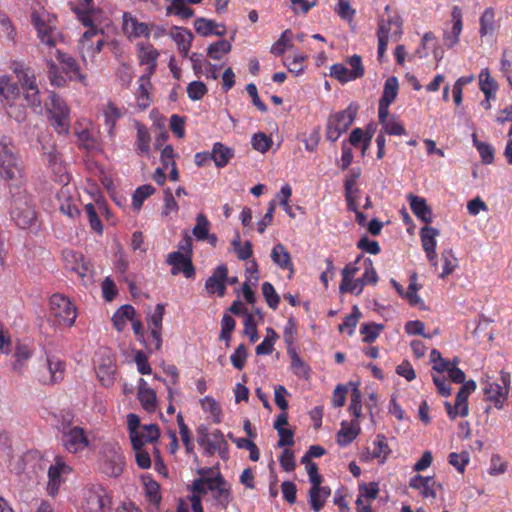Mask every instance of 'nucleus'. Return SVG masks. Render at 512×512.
Segmentation results:
<instances>
[{
  "instance_id": "nucleus-10",
  "label": "nucleus",
  "mask_w": 512,
  "mask_h": 512,
  "mask_svg": "<svg viewBox=\"0 0 512 512\" xmlns=\"http://www.w3.org/2000/svg\"><path fill=\"white\" fill-rule=\"evenodd\" d=\"M47 110L49 113L52 126L59 134H66L70 128V111L66 102L56 94L52 93L49 96V103H47Z\"/></svg>"
},
{
  "instance_id": "nucleus-20",
  "label": "nucleus",
  "mask_w": 512,
  "mask_h": 512,
  "mask_svg": "<svg viewBox=\"0 0 512 512\" xmlns=\"http://www.w3.org/2000/svg\"><path fill=\"white\" fill-rule=\"evenodd\" d=\"M100 113L104 118V124L108 134L113 136L117 121L124 117L127 113V109L112 100H107L102 104Z\"/></svg>"
},
{
  "instance_id": "nucleus-31",
  "label": "nucleus",
  "mask_w": 512,
  "mask_h": 512,
  "mask_svg": "<svg viewBox=\"0 0 512 512\" xmlns=\"http://www.w3.org/2000/svg\"><path fill=\"white\" fill-rule=\"evenodd\" d=\"M137 397L144 410L147 412H154L156 410V392L148 386V383L143 378H140L138 381Z\"/></svg>"
},
{
  "instance_id": "nucleus-45",
  "label": "nucleus",
  "mask_w": 512,
  "mask_h": 512,
  "mask_svg": "<svg viewBox=\"0 0 512 512\" xmlns=\"http://www.w3.org/2000/svg\"><path fill=\"white\" fill-rule=\"evenodd\" d=\"M135 309L131 305L121 306L113 315L112 322L118 331H123L129 321L133 320Z\"/></svg>"
},
{
  "instance_id": "nucleus-38",
  "label": "nucleus",
  "mask_w": 512,
  "mask_h": 512,
  "mask_svg": "<svg viewBox=\"0 0 512 512\" xmlns=\"http://www.w3.org/2000/svg\"><path fill=\"white\" fill-rule=\"evenodd\" d=\"M210 156L218 168H223L234 157V150L220 142H216L213 145Z\"/></svg>"
},
{
  "instance_id": "nucleus-46",
  "label": "nucleus",
  "mask_w": 512,
  "mask_h": 512,
  "mask_svg": "<svg viewBox=\"0 0 512 512\" xmlns=\"http://www.w3.org/2000/svg\"><path fill=\"white\" fill-rule=\"evenodd\" d=\"M195 30L198 34L203 36L208 35H217L223 36L225 34V27L221 26V32H216L215 28L218 27V24L213 20H208L205 18H198L194 23Z\"/></svg>"
},
{
  "instance_id": "nucleus-58",
  "label": "nucleus",
  "mask_w": 512,
  "mask_h": 512,
  "mask_svg": "<svg viewBox=\"0 0 512 512\" xmlns=\"http://www.w3.org/2000/svg\"><path fill=\"white\" fill-rule=\"evenodd\" d=\"M32 356V350L26 345H19L15 351V362L13 369L19 373L22 372L25 362Z\"/></svg>"
},
{
  "instance_id": "nucleus-59",
  "label": "nucleus",
  "mask_w": 512,
  "mask_h": 512,
  "mask_svg": "<svg viewBox=\"0 0 512 512\" xmlns=\"http://www.w3.org/2000/svg\"><path fill=\"white\" fill-rule=\"evenodd\" d=\"M383 330V325L381 324H375V323H369V324H363L360 328V333L363 336V342L365 343H372L374 342L378 336L380 335L381 331Z\"/></svg>"
},
{
  "instance_id": "nucleus-32",
  "label": "nucleus",
  "mask_w": 512,
  "mask_h": 512,
  "mask_svg": "<svg viewBox=\"0 0 512 512\" xmlns=\"http://www.w3.org/2000/svg\"><path fill=\"white\" fill-rule=\"evenodd\" d=\"M360 425L358 421H342L341 428L337 433V443L340 446H348L360 433Z\"/></svg>"
},
{
  "instance_id": "nucleus-63",
  "label": "nucleus",
  "mask_w": 512,
  "mask_h": 512,
  "mask_svg": "<svg viewBox=\"0 0 512 512\" xmlns=\"http://www.w3.org/2000/svg\"><path fill=\"white\" fill-rule=\"evenodd\" d=\"M360 316L361 313L359 309L356 306H354L352 313L346 316L343 323L339 325V330L341 332H347L349 335H352Z\"/></svg>"
},
{
  "instance_id": "nucleus-12",
  "label": "nucleus",
  "mask_w": 512,
  "mask_h": 512,
  "mask_svg": "<svg viewBox=\"0 0 512 512\" xmlns=\"http://www.w3.org/2000/svg\"><path fill=\"white\" fill-rule=\"evenodd\" d=\"M347 63L350 68H347L342 63L333 64L330 67V76L341 83H347L361 78L364 75L365 70L360 56L353 55L349 57Z\"/></svg>"
},
{
  "instance_id": "nucleus-64",
  "label": "nucleus",
  "mask_w": 512,
  "mask_h": 512,
  "mask_svg": "<svg viewBox=\"0 0 512 512\" xmlns=\"http://www.w3.org/2000/svg\"><path fill=\"white\" fill-rule=\"evenodd\" d=\"M384 28L387 40H397L402 31L401 24L396 20H382L379 24V29Z\"/></svg>"
},
{
  "instance_id": "nucleus-42",
  "label": "nucleus",
  "mask_w": 512,
  "mask_h": 512,
  "mask_svg": "<svg viewBox=\"0 0 512 512\" xmlns=\"http://www.w3.org/2000/svg\"><path fill=\"white\" fill-rule=\"evenodd\" d=\"M11 69L15 73L18 83L21 85L22 89H26L37 84L36 76L30 68L19 63H13Z\"/></svg>"
},
{
  "instance_id": "nucleus-40",
  "label": "nucleus",
  "mask_w": 512,
  "mask_h": 512,
  "mask_svg": "<svg viewBox=\"0 0 512 512\" xmlns=\"http://www.w3.org/2000/svg\"><path fill=\"white\" fill-rule=\"evenodd\" d=\"M479 34L481 37L492 35L499 27L495 20V11L489 7L484 10L479 19Z\"/></svg>"
},
{
  "instance_id": "nucleus-18",
  "label": "nucleus",
  "mask_w": 512,
  "mask_h": 512,
  "mask_svg": "<svg viewBox=\"0 0 512 512\" xmlns=\"http://www.w3.org/2000/svg\"><path fill=\"white\" fill-rule=\"evenodd\" d=\"M502 382L503 385L496 382L487 381L484 384V394L490 402L494 403V406L497 409H502L505 401L507 400L509 389V375L506 373H502Z\"/></svg>"
},
{
  "instance_id": "nucleus-35",
  "label": "nucleus",
  "mask_w": 512,
  "mask_h": 512,
  "mask_svg": "<svg viewBox=\"0 0 512 512\" xmlns=\"http://www.w3.org/2000/svg\"><path fill=\"white\" fill-rule=\"evenodd\" d=\"M453 26L449 32L444 34V42L447 47H453L459 42V37L462 32V19L459 8L454 7L451 13Z\"/></svg>"
},
{
  "instance_id": "nucleus-4",
  "label": "nucleus",
  "mask_w": 512,
  "mask_h": 512,
  "mask_svg": "<svg viewBox=\"0 0 512 512\" xmlns=\"http://www.w3.org/2000/svg\"><path fill=\"white\" fill-rule=\"evenodd\" d=\"M23 176L22 161L15 147L6 140L0 141V177L5 181L19 182Z\"/></svg>"
},
{
  "instance_id": "nucleus-22",
  "label": "nucleus",
  "mask_w": 512,
  "mask_h": 512,
  "mask_svg": "<svg viewBox=\"0 0 512 512\" xmlns=\"http://www.w3.org/2000/svg\"><path fill=\"white\" fill-rule=\"evenodd\" d=\"M361 272V276L349 288L351 294L360 295L366 285H375L378 282V275L370 258H364Z\"/></svg>"
},
{
  "instance_id": "nucleus-14",
  "label": "nucleus",
  "mask_w": 512,
  "mask_h": 512,
  "mask_svg": "<svg viewBox=\"0 0 512 512\" xmlns=\"http://www.w3.org/2000/svg\"><path fill=\"white\" fill-rule=\"evenodd\" d=\"M63 260L66 268L74 272L85 285L92 282L91 265L81 253L65 250L63 251Z\"/></svg>"
},
{
  "instance_id": "nucleus-29",
  "label": "nucleus",
  "mask_w": 512,
  "mask_h": 512,
  "mask_svg": "<svg viewBox=\"0 0 512 512\" xmlns=\"http://www.w3.org/2000/svg\"><path fill=\"white\" fill-rule=\"evenodd\" d=\"M364 258L359 256L353 262L348 263L342 270V281L339 286L341 293H350V287L356 280V275L361 272Z\"/></svg>"
},
{
  "instance_id": "nucleus-57",
  "label": "nucleus",
  "mask_w": 512,
  "mask_h": 512,
  "mask_svg": "<svg viewBox=\"0 0 512 512\" xmlns=\"http://www.w3.org/2000/svg\"><path fill=\"white\" fill-rule=\"evenodd\" d=\"M210 230V222L204 214H198L196 217V224L193 228V235L198 240H206Z\"/></svg>"
},
{
  "instance_id": "nucleus-56",
  "label": "nucleus",
  "mask_w": 512,
  "mask_h": 512,
  "mask_svg": "<svg viewBox=\"0 0 512 512\" xmlns=\"http://www.w3.org/2000/svg\"><path fill=\"white\" fill-rule=\"evenodd\" d=\"M288 354L291 358V369L293 372L299 377L308 378L310 369L307 364L301 360L295 350L289 349Z\"/></svg>"
},
{
  "instance_id": "nucleus-51",
  "label": "nucleus",
  "mask_w": 512,
  "mask_h": 512,
  "mask_svg": "<svg viewBox=\"0 0 512 512\" xmlns=\"http://www.w3.org/2000/svg\"><path fill=\"white\" fill-rule=\"evenodd\" d=\"M232 49V45L227 40H219L215 43H212L207 48V54L210 58L214 60H221L226 54H228Z\"/></svg>"
},
{
  "instance_id": "nucleus-61",
  "label": "nucleus",
  "mask_w": 512,
  "mask_h": 512,
  "mask_svg": "<svg viewBox=\"0 0 512 512\" xmlns=\"http://www.w3.org/2000/svg\"><path fill=\"white\" fill-rule=\"evenodd\" d=\"M292 33L289 29L285 30L279 37V39L272 45L271 53L276 56L284 54L286 49L291 47Z\"/></svg>"
},
{
  "instance_id": "nucleus-26",
  "label": "nucleus",
  "mask_w": 512,
  "mask_h": 512,
  "mask_svg": "<svg viewBox=\"0 0 512 512\" xmlns=\"http://www.w3.org/2000/svg\"><path fill=\"white\" fill-rule=\"evenodd\" d=\"M438 235L439 230L431 226H425L420 230L422 247L426 253L427 259L433 266L437 265L436 237Z\"/></svg>"
},
{
  "instance_id": "nucleus-39",
  "label": "nucleus",
  "mask_w": 512,
  "mask_h": 512,
  "mask_svg": "<svg viewBox=\"0 0 512 512\" xmlns=\"http://www.w3.org/2000/svg\"><path fill=\"white\" fill-rule=\"evenodd\" d=\"M151 75H143L138 80V89L136 92L137 106L141 110H145L151 103L150 90H151Z\"/></svg>"
},
{
  "instance_id": "nucleus-7",
  "label": "nucleus",
  "mask_w": 512,
  "mask_h": 512,
  "mask_svg": "<svg viewBox=\"0 0 512 512\" xmlns=\"http://www.w3.org/2000/svg\"><path fill=\"white\" fill-rule=\"evenodd\" d=\"M103 31L96 27L87 29L79 40V51L83 62L88 65L94 63L96 56L104 46Z\"/></svg>"
},
{
  "instance_id": "nucleus-6",
  "label": "nucleus",
  "mask_w": 512,
  "mask_h": 512,
  "mask_svg": "<svg viewBox=\"0 0 512 512\" xmlns=\"http://www.w3.org/2000/svg\"><path fill=\"white\" fill-rule=\"evenodd\" d=\"M10 216L15 224L20 228H27L33 224L36 219V212L31 203V199L24 192H19L14 196L10 206Z\"/></svg>"
},
{
  "instance_id": "nucleus-47",
  "label": "nucleus",
  "mask_w": 512,
  "mask_h": 512,
  "mask_svg": "<svg viewBox=\"0 0 512 512\" xmlns=\"http://www.w3.org/2000/svg\"><path fill=\"white\" fill-rule=\"evenodd\" d=\"M139 446H133V449L143 447L146 443H151L159 438V428L155 424L143 425L138 431Z\"/></svg>"
},
{
  "instance_id": "nucleus-1",
  "label": "nucleus",
  "mask_w": 512,
  "mask_h": 512,
  "mask_svg": "<svg viewBox=\"0 0 512 512\" xmlns=\"http://www.w3.org/2000/svg\"><path fill=\"white\" fill-rule=\"evenodd\" d=\"M31 22L42 44L55 47L61 40V34L56 26V17L45 9L34 10L31 14Z\"/></svg>"
},
{
  "instance_id": "nucleus-25",
  "label": "nucleus",
  "mask_w": 512,
  "mask_h": 512,
  "mask_svg": "<svg viewBox=\"0 0 512 512\" xmlns=\"http://www.w3.org/2000/svg\"><path fill=\"white\" fill-rule=\"evenodd\" d=\"M20 96L19 84L8 75L0 76V97L5 107L12 108Z\"/></svg>"
},
{
  "instance_id": "nucleus-3",
  "label": "nucleus",
  "mask_w": 512,
  "mask_h": 512,
  "mask_svg": "<svg viewBox=\"0 0 512 512\" xmlns=\"http://www.w3.org/2000/svg\"><path fill=\"white\" fill-rule=\"evenodd\" d=\"M77 308L66 296L53 294L49 299V318L57 326L72 327L77 319Z\"/></svg>"
},
{
  "instance_id": "nucleus-36",
  "label": "nucleus",
  "mask_w": 512,
  "mask_h": 512,
  "mask_svg": "<svg viewBox=\"0 0 512 512\" xmlns=\"http://www.w3.org/2000/svg\"><path fill=\"white\" fill-rule=\"evenodd\" d=\"M410 208L418 219L425 223L432 221V212L428 207L426 200L422 197L410 194L408 196Z\"/></svg>"
},
{
  "instance_id": "nucleus-34",
  "label": "nucleus",
  "mask_w": 512,
  "mask_h": 512,
  "mask_svg": "<svg viewBox=\"0 0 512 512\" xmlns=\"http://www.w3.org/2000/svg\"><path fill=\"white\" fill-rule=\"evenodd\" d=\"M57 59L63 64V69L69 75L70 79L85 84L86 76L81 73L76 60L61 51H57Z\"/></svg>"
},
{
  "instance_id": "nucleus-15",
  "label": "nucleus",
  "mask_w": 512,
  "mask_h": 512,
  "mask_svg": "<svg viewBox=\"0 0 512 512\" xmlns=\"http://www.w3.org/2000/svg\"><path fill=\"white\" fill-rule=\"evenodd\" d=\"M71 471L72 468L63 457H55L54 463L48 469L47 493L50 496L57 495L60 486L66 481Z\"/></svg>"
},
{
  "instance_id": "nucleus-50",
  "label": "nucleus",
  "mask_w": 512,
  "mask_h": 512,
  "mask_svg": "<svg viewBox=\"0 0 512 512\" xmlns=\"http://www.w3.org/2000/svg\"><path fill=\"white\" fill-rule=\"evenodd\" d=\"M399 83L396 77L391 76L386 79L383 93L379 101L392 104L397 97Z\"/></svg>"
},
{
  "instance_id": "nucleus-2",
  "label": "nucleus",
  "mask_w": 512,
  "mask_h": 512,
  "mask_svg": "<svg viewBox=\"0 0 512 512\" xmlns=\"http://www.w3.org/2000/svg\"><path fill=\"white\" fill-rule=\"evenodd\" d=\"M125 461L120 446L115 442H105L99 450L98 469L108 477H119Z\"/></svg>"
},
{
  "instance_id": "nucleus-55",
  "label": "nucleus",
  "mask_w": 512,
  "mask_h": 512,
  "mask_svg": "<svg viewBox=\"0 0 512 512\" xmlns=\"http://www.w3.org/2000/svg\"><path fill=\"white\" fill-rule=\"evenodd\" d=\"M155 193V188L152 185L146 184L138 187L132 198V206L136 211H139L143 202Z\"/></svg>"
},
{
  "instance_id": "nucleus-54",
  "label": "nucleus",
  "mask_w": 512,
  "mask_h": 512,
  "mask_svg": "<svg viewBox=\"0 0 512 512\" xmlns=\"http://www.w3.org/2000/svg\"><path fill=\"white\" fill-rule=\"evenodd\" d=\"M200 405L204 412L210 414L215 423H219L221 421V408L214 398L205 396L200 400Z\"/></svg>"
},
{
  "instance_id": "nucleus-9",
  "label": "nucleus",
  "mask_w": 512,
  "mask_h": 512,
  "mask_svg": "<svg viewBox=\"0 0 512 512\" xmlns=\"http://www.w3.org/2000/svg\"><path fill=\"white\" fill-rule=\"evenodd\" d=\"M80 505L84 512H105L110 498L101 485H89L82 490Z\"/></svg>"
},
{
  "instance_id": "nucleus-5",
  "label": "nucleus",
  "mask_w": 512,
  "mask_h": 512,
  "mask_svg": "<svg viewBox=\"0 0 512 512\" xmlns=\"http://www.w3.org/2000/svg\"><path fill=\"white\" fill-rule=\"evenodd\" d=\"M356 114L357 109L352 105L344 110L330 114L325 125L326 139L330 142H336L353 124Z\"/></svg>"
},
{
  "instance_id": "nucleus-27",
  "label": "nucleus",
  "mask_w": 512,
  "mask_h": 512,
  "mask_svg": "<svg viewBox=\"0 0 512 512\" xmlns=\"http://www.w3.org/2000/svg\"><path fill=\"white\" fill-rule=\"evenodd\" d=\"M199 443L203 446L204 452L207 455H213L218 452L224 458L227 453V442L220 431L204 435L200 438Z\"/></svg>"
},
{
  "instance_id": "nucleus-44",
  "label": "nucleus",
  "mask_w": 512,
  "mask_h": 512,
  "mask_svg": "<svg viewBox=\"0 0 512 512\" xmlns=\"http://www.w3.org/2000/svg\"><path fill=\"white\" fill-rule=\"evenodd\" d=\"M445 408L450 419H455L457 416L466 417L469 413L468 398L457 393L455 405L452 406L449 402H445Z\"/></svg>"
},
{
  "instance_id": "nucleus-21",
  "label": "nucleus",
  "mask_w": 512,
  "mask_h": 512,
  "mask_svg": "<svg viewBox=\"0 0 512 512\" xmlns=\"http://www.w3.org/2000/svg\"><path fill=\"white\" fill-rule=\"evenodd\" d=\"M139 63L145 66L146 75H152L157 68L159 51L150 42H141L136 45Z\"/></svg>"
},
{
  "instance_id": "nucleus-19",
  "label": "nucleus",
  "mask_w": 512,
  "mask_h": 512,
  "mask_svg": "<svg viewBox=\"0 0 512 512\" xmlns=\"http://www.w3.org/2000/svg\"><path fill=\"white\" fill-rule=\"evenodd\" d=\"M409 487L419 491L424 499L432 501L437 498V490L442 488L441 484L436 482L432 476H422L420 474L409 480Z\"/></svg>"
},
{
  "instance_id": "nucleus-53",
  "label": "nucleus",
  "mask_w": 512,
  "mask_h": 512,
  "mask_svg": "<svg viewBox=\"0 0 512 512\" xmlns=\"http://www.w3.org/2000/svg\"><path fill=\"white\" fill-rule=\"evenodd\" d=\"M472 140L482 162L484 164H491L494 160V148L488 143L479 141L475 133L472 134Z\"/></svg>"
},
{
  "instance_id": "nucleus-62",
  "label": "nucleus",
  "mask_w": 512,
  "mask_h": 512,
  "mask_svg": "<svg viewBox=\"0 0 512 512\" xmlns=\"http://www.w3.org/2000/svg\"><path fill=\"white\" fill-rule=\"evenodd\" d=\"M127 424H128V431L130 440L132 443V446H139L140 440L138 439V431L142 427L140 424V419L136 414H129L127 416Z\"/></svg>"
},
{
  "instance_id": "nucleus-28",
  "label": "nucleus",
  "mask_w": 512,
  "mask_h": 512,
  "mask_svg": "<svg viewBox=\"0 0 512 512\" xmlns=\"http://www.w3.org/2000/svg\"><path fill=\"white\" fill-rule=\"evenodd\" d=\"M167 262L172 266L171 272L173 275L183 273L186 278H190L194 275L190 255L178 251L172 252L168 255Z\"/></svg>"
},
{
  "instance_id": "nucleus-52",
  "label": "nucleus",
  "mask_w": 512,
  "mask_h": 512,
  "mask_svg": "<svg viewBox=\"0 0 512 512\" xmlns=\"http://www.w3.org/2000/svg\"><path fill=\"white\" fill-rule=\"evenodd\" d=\"M390 449L385 441V438L381 435H377L373 441L372 450L370 452L371 457L378 459L379 462L383 463L389 455Z\"/></svg>"
},
{
  "instance_id": "nucleus-41",
  "label": "nucleus",
  "mask_w": 512,
  "mask_h": 512,
  "mask_svg": "<svg viewBox=\"0 0 512 512\" xmlns=\"http://www.w3.org/2000/svg\"><path fill=\"white\" fill-rule=\"evenodd\" d=\"M479 87L488 99H494L498 90V85L491 76L488 68H484L479 73Z\"/></svg>"
},
{
  "instance_id": "nucleus-43",
  "label": "nucleus",
  "mask_w": 512,
  "mask_h": 512,
  "mask_svg": "<svg viewBox=\"0 0 512 512\" xmlns=\"http://www.w3.org/2000/svg\"><path fill=\"white\" fill-rule=\"evenodd\" d=\"M271 258L281 269H288L291 273L293 272V264L290 254L283 244L279 243L273 247L271 251Z\"/></svg>"
},
{
  "instance_id": "nucleus-48",
  "label": "nucleus",
  "mask_w": 512,
  "mask_h": 512,
  "mask_svg": "<svg viewBox=\"0 0 512 512\" xmlns=\"http://www.w3.org/2000/svg\"><path fill=\"white\" fill-rule=\"evenodd\" d=\"M137 128V141L136 146L139 153L149 156L150 155V133L148 129L141 125L140 123H136Z\"/></svg>"
},
{
  "instance_id": "nucleus-13",
  "label": "nucleus",
  "mask_w": 512,
  "mask_h": 512,
  "mask_svg": "<svg viewBox=\"0 0 512 512\" xmlns=\"http://www.w3.org/2000/svg\"><path fill=\"white\" fill-rule=\"evenodd\" d=\"M154 25H149L146 22H141L136 16L130 12H124L122 15L121 29L124 36L130 41L150 37Z\"/></svg>"
},
{
  "instance_id": "nucleus-17",
  "label": "nucleus",
  "mask_w": 512,
  "mask_h": 512,
  "mask_svg": "<svg viewBox=\"0 0 512 512\" xmlns=\"http://www.w3.org/2000/svg\"><path fill=\"white\" fill-rule=\"evenodd\" d=\"M165 311L164 304H157L154 311L147 316V323L151 333V341L148 344L149 349L160 350L162 346V321Z\"/></svg>"
},
{
  "instance_id": "nucleus-30",
  "label": "nucleus",
  "mask_w": 512,
  "mask_h": 512,
  "mask_svg": "<svg viewBox=\"0 0 512 512\" xmlns=\"http://www.w3.org/2000/svg\"><path fill=\"white\" fill-rule=\"evenodd\" d=\"M169 36L176 43L180 55L187 57L194 38L192 32L186 28L175 26Z\"/></svg>"
},
{
  "instance_id": "nucleus-23",
  "label": "nucleus",
  "mask_w": 512,
  "mask_h": 512,
  "mask_svg": "<svg viewBox=\"0 0 512 512\" xmlns=\"http://www.w3.org/2000/svg\"><path fill=\"white\" fill-rule=\"evenodd\" d=\"M63 445L70 453L83 451L89 445V440L84 430L80 427H72L63 434Z\"/></svg>"
},
{
  "instance_id": "nucleus-8",
  "label": "nucleus",
  "mask_w": 512,
  "mask_h": 512,
  "mask_svg": "<svg viewBox=\"0 0 512 512\" xmlns=\"http://www.w3.org/2000/svg\"><path fill=\"white\" fill-rule=\"evenodd\" d=\"M94 368L98 380L105 387L113 385L116 373V359L108 348H100L94 357Z\"/></svg>"
},
{
  "instance_id": "nucleus-49",
  "label": "nucleus",
  "mask_w": 512,
  "mask_h": 512,
  "mask_svg": "<svg viewBox=\"0 0 512 512\" xmlns=\"http://www.w3.org/2000/svg\"><path fill=\"white\" fill-rule=\"evenodd\" d=\"M187 0H172L171 4L167 6V15H177L183 19H189L193 17L194 11L186 5Z\"/></svg>"
},
{
  "instance_id": "nucleus-16",
  "label": "nucleus",
  "mask_w": 512,
  "mask_h": 512,
  "mask_svg": "<svg viewBox=\"0 0 512 512\" xmlns=\"http://www.w3.org/2000/svg\"><path fill=\"white\" fill-rule=\"evenodd\" d=\"M201 477L193 481L192 491L198 494H205L208 491L214 493L225 481L219 473L214 475L212 468L199 470Z\"/></svg>"
},
{
  "instance_id": "nucleus-33",
  "label": "nucleus",
  "mask_w": 512,
  "mask_h": 512,
  "mask_svg": "<svg viewBox=\"0 0 512 512\" xmlns=\"http://www.w3.org/2000/svg\"><path fill=\"white\" fill-rule=\"evenodd\" d=\"M59 200V209L60 211L67 215L69 218H76L79 216L80 211L78 207L77 199H74L69 196L68 188H62L58 193Z\"/></svg>"
},
{
  "instance_id": "nucleus-60",
  "label": "nucleus",
  "mask_w": 512,
  "mask_h": 512,
  "mask_svg": "<svg viewBox=\"0 0 512 512\" xmlns=\"http://www.w3.org/2000/svg\"><path fill=\"white\" fill-rule=\"evenodd\" d=\"M381 126L382 129L380 132H382L383 134L394 136L406 135V129L404 125L395 116H391L390 120H388Z\"/></svg>"
},
{
  "instance_id": "nucleus-24",
  "label": "nucleus",
  "mask_w": 512,
  "mask_h": 512,
  "mask_svg": "<svg viewBox=\"0 0 512 512\" xmlns=\"http://www.w3.org/2000/svg\"><path fill=\"white\" fill-rule=\"evenodd\" d=\"M227 282L228 269L226 265H219L206 280L205 289L210 295L217 294L222 297L225 294Z\"/></svg>"
},
{
  "instance_id": "nucleus-37",
  "label": "nucleus",
  "mask_w": 512,
  "mask_h": 512,
  "mask_svg": "<svg viewBox=\"0 0 512 512\" xmlns=\"http://www.w3.org/2000/svg\"><path fill=\"white\" fill-rule=\"evenodd\" d=\"M330 494L331 490L327 486H311L309 490V502L314 512H319L323 508Z\"/></svg>"
},
{
  "instance_id": "nucleus-11",
  "label": "nucleus",
  "mask_w": 512,
  "mask_h": 512,
  "mask_svg": "<svg viewBox=\"0 0 512 512\" xmlns=\"http://www.w3.org/2000/svg\"><path fill=\"white\" fill-rule=\"evenodd\" d=\"M65 366L55 355H46L45 361L35 371L36 379L44 385H52L64 378Z\"/></svg>"
}]
</instances>
